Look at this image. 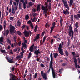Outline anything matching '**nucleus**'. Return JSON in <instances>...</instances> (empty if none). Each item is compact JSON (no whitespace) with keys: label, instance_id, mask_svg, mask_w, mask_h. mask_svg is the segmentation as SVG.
Returning a JSON list of instances; mask_svg holds the SVG:
<instances>
[{"label":"nucleus","instance_id":"obj_1","mask_svg":"<svg viewBox=\"0 0 80 80\" xmlns=\"http://www.w3.org/2000/svg\"><path fill=\"white\" fill-rule=\"evenodd\" d=\"M50 57H51V61L49 64V69L47 72L48 73L50 72L51 68L53 77L54 78H56L55 70H54L53 68V53L52 52L51 53Z\"/></svg>","mask_w":80,"mask_h":80},{"label":"nucleus","instance_id":"obj_2","mask_svg":"<svg viewBox=\"0 0 80 80\" xmlns=\"http://www.w3.org/2000/svg\"><path fill=\"white\" fill-rule=\"evenodd\" d=\"M45 7L42 5L41 9L43 11V13L44 14L46 17H47L48 14V3L46 2L45 3Z\"/></svg>","mask_w":80,"mask_h":80},{"label":"nucleus","instance_id":"obj_3","mask_svg":"<svg viewBox=\"0 0 80 80\" xmlns=\"http://www.w3.org/2000/svg\"><path fill=\"white\" fill-rule=\"evenodd\" d=\"M10 32L11 33V34H12V33H15V27L12 24H10Z\"/></svg>","mask_w":80,"mask_h":80},{"label":"nucleus","instance_id":"obj_4","mask_svg":"<svg viewBox=\"0 0 80 80\" xmlns=\"http://www.w3.org/2000/svg\"><path fill=\"white\" fill-rule=\"evenodd\" d=\"M6 60H8V62H9V63H15V62L13 60V58L9 59L8 58L7 56L6 57Z\"/></svg>","mask_w":80,"mask_h":80},{"label":"nucleus","instance_id":"obj_5","mask_svg":"<svg viewBox=\"0 0 80 80\" xmlns=\"http://www.w3.org/2000/svg\"><path fill=\"white\" fill-rule=\"evenodd\" d=\"M62 1L63 2V3L64 6L68 9L69 10L70 9L69 8V7H68V4H67V1L66 0H62Z\"/></svg>","mask_w":80,"mask_h":80},{"label":"nucleus","instance_id":"obj_6","mask_svg":"<svg viewBox=\"0 0 80 80\" xmlns=\"http://www.w3.org/2000/svg\"><path fill=\"white\" fill-rule=\"evenodd\" d=\"M41 74L42 77H43V78L45 80H47V74L46 73H43V71H41Z\"/></svg>","mask_w":80,"mask_h":80},{"label":"nucleus","instance_id":"obj_7","mask_svg":"<svg viewBox=\"0 0 80 80\" xmlns=\"http://www.w3.org/2000/svg\"><path fill=\"white\" fill-rule=\"evenodd\" d=\"M75 27L76 28L74 29V31L75 32H77L78 31V29H77V28H78V22H76L75 25Z\"/></svg>","mask_w":80,"mask_h":80},{"label":"nucleus","instance_id":"obj_8","mask_svg":"<svg viewBox=\"0 0 80 80\" xmlns=\"http://www.w3.org/2000/svg\"><path fill=\"white\" fill-rule=\"evenodd\" d=\"M24 2L25 0H20V2H21L22 3H23V7L24 9H25V8H26V4H25V2Z\"/></svg>","mask_w":80,"mask_h":80},{"label":"nucleus","instance_id":"obj_9","mask_svg":"<svg viewBox=\"0 0 80 80\" xmlns=\"http://www.w3.org/2000/svg\"><path fill=\"white\" fill-rule=\"evenodd\" d=\"M74 62L75 63V66L76 67V68H77V67H78L79 68H80V67L79 65H77V59L76 58H74Z\"/></svg>","mask_w":80,"mask_h":80},{"label":"nucleus","instance_id":"obj_10","mask_svg":"<svg viewBox=\"0 0 80 80\" xmlns=\"http://www.w3.org/2000/svg\"><path fill=\"white\" fill-rule=\"evenodd\" d=\"M9 76L10 77H11V76H12V79L10 78V79L9 80H17V79H16L15 78V75L13 74L10 73L9 74Z\"/></svg>","mask_w":80,"mask_h":80},{"label":"nucleus","instance_id":"obj_11","mask_svg":"<svg viewBox=\"0 0 80 80\" xmlns=\"http://www.w3.org/2000/svg\"><path fill=\"white\" fill-rule=\"evenodd\" d=\"M40 50L38 49V50H36L34 52V54L35 55H38V54H40Z\"/></svg>","mask_w":80,"mask_h":80},{"label":"nucleus","instance_id":"obj_12","mask_svg":"<svg viewBox=\"0 0 80 80\" xmlns=\"http://www.w3.org/2000/svg\"><path fill=\"white\" fill-rule=\"evenodd\" d=\"M63 45V42H62V44L60 45V54L62 55H63L64 54L63 53V50H62V46Z\"/></svg>","mask_w":80,"mask_h":80},{"label":"nucleus","instance_id":"obj_13","mask_svg":"<svg viewBox=\"0 0 80 80\" xmlns=\"http://www.w3.org/2000/svg\"><path fill=\"white\" fill-rule=\"evenodd\" d=\"M47 2H49L48 4V9L50 10H51V0H47Z\"/></svg>","mask_w":80,"mask_h":80},{"label":"nucleus","instance_id":"obj_14","mask_svg":"<svg viewBox=\"0 0 80 80\" xmlns=\"http://www.w3.org/2000/svg\"><path fill=\"white\" fill-rule=\"evenodd\" d=\"M3 42V37H1L0 38V44L3 45V44L2 43Z\"/></svg>","mask_w":80,"mask_h":80},{"label":"nucleus","instance_id":"obj_15","mask_svg":"<svg viewBox=\"0 0 80 80\" xmlns=\"http://www.w3.org/2000/svg\"><path fill=\"white\" fill-rule=\"evenodd\" d=\"M24 35L25 37H27L30 35V33H29V32L28 31H26L24 33Z\"/></svg>","mask_w":80,"mask_h":80},{"label":"nucleus","instance_id":"obj_16","mask_svg":"<svg viewBox=\"0 0 80 80\" xmlns=\"http://www.w3.org/2000/svg\"><path fill=\"white\" fill-rule=\"evenodd\" d=\"M40 34H38L37 36L36 37V38L35 39H34V41L35 42L37 40H38L40 38Z\"/></svg>","mask_w":80,"mask_h":80},{"label":"nucleus","instance_id":"obj_17","mask_svg":"<svg viewBox=\"0 0 80 80\" xmlns=\"http://www.w3.org/2000/svg\"><path fill=\"white\" fill-rule=\"evenodd\" d=\"M8 34H9V31L7 29L3 33V35H8Z\"/></svg>","mask_w":80,"mask_h":80},{"label":"nucleus","instance_id":"obj_18","mask_svg":"<svg viewBox=\"0 0 80 80\" xmlns=\"http://www.w3.org/2000/svg\"><path fill=\"white\" fill-rule=\"evenodd\" d=\"M17 25L18 27H20V25L22 24V23H21V22H20V19L18 20L17 22Z\"/></svg>","mask_w":80,"mask_h":80},{"label":"nucleus","instance_id":"obj_19","mask_svg":"<svg viewBox=\"0 0 80 80\" xmlns=\"http://www.w3.org/2000/svg\"><path fill=\"white\" fill-rule=\"evenodd\" d=\"M37 11H40V4H39L38 6H37Z\"/></svg>","mask_w":80,"mask_h":80},{"label":"nucleus","instance_id":"obj_20","mask_svg":"<svg viewBox=\"0 0 80 80\" xmlns=\"http://www.w3.org/2000/svg\"><path fill=\"white\" fill-rule=\"evenodd\" d=\"M69 35L71 36L72 35V26H69Z\"/></svg>","mask_w":80,"mask_h":80},{"label":"nucleus","instance_id":"obj_21","mask_svg":"<svg viewBox=\"0 0 80 80\" xmlns=\"http://www.w3.org/2000/svg\"><path fill=\"white\" fill-rule=\"evenodd\" d=\"M58 53H55V52L53 53V56L55 58H56L58 57Z\"/></svg>","mask_w":80,"mask_h":80},{"label":"nucleus","instance_id":"obj_22","mask_svg":"<svg viewBox=\"0 0 80 80\" xmlns=\"http://www.w3.org/2000/svg\"><path fill=\"white\" fill-rule=\"evenodd\" d=\"M63 13L65 15H67V13L69 14V12H68L67 9H66L65 11H64Z\"/></svg>","mask_w":80,"mask_h":80},{"label":"nucleus","instance_id":"obj_23","mask_svg":"<svg viewBox=\"0 0 80 80\" xmlns=\"http://www.w3.org/2000/svg\"><path fill=\"white\" fill-rule=\"evenodd\" d=\"M55 27H54V26H52L51 29V31L50 32V33H52V32H53V29H54V28H55Z\"/></svg>","mask_w":80,"mask_h":80},{"label":"nucleus","instance_id":"obj_24","mask_svg":"<svg viewBox=\"0 0 80 80\" xmlns=\"http://www.w3.org/2000/svg\"><path fill=\"white\" fill-rule=\"evenodd\" d=\"M12 13L13 14H15V7H13V6H12Z\"/></svg>","mask_w":80,"mask_h":80},{"label":"nucleus","instance_id":"obj_25","mask_svg":"<svg viewBox=\"0 0 80 80\" xmlns=\"http://www.w3.org/2000/svg\"><path fill=\"white\" fill-rule=\"evenodd\" d=\"M29 18V16H28V14H27L26 15V16L25 19L26 20H28Z\"/></svg>","mask_w":80,"mask_h":80},{"label":"nucleus","instance_id":"obj_26","mask_svg":"<svg viewBox=\"0 0 80 80\" xmlns=\"http://www.w3.org/2000/svg\"><path fill=\"white\" fill-rule=\"evenodd\" d=\"M1 52L3 53H5V54H7V52H5V50H3L2 49H1Z\"/></svg>","mask_w":80,"mask_h":80},{"label":"nucleus","instance_id":"obj_27","mask_svg":"<svg viewBox=\"0 0 80 80\" xmlns=\"http://www.w3.org/2000/svg\"><path fill=\"white\" fill-rule=\"evenodd\" d=\"M37 30H38V26H37V25H36L35 27V28L34 29V32H37Z\"/></svg>","mask_w":80,"mask_h":80},{"label":"nucleus","instance_id":"obj_28","mask_svg":"<svg viewBox=\"0 0 80 80\" xmlns=\"http://www.w3.org/2000/svg\"><path fill=\"white\" fill-rule=\"evenodd\" d=\"M22 47H24L25 48L27 47V44L25 43H22Z\"/></svg>","mask_w":80,"mask_h":80},{"label":"nucleus","instance_id":"obj_29","mask_svg":"<svg viewBox=\"0 0 80 80\" xmlns=\"http://www.w3.org/2000/svg\"><path fill=\"white\" fill-rule=\"evenodd\" d=\"M28 3L29 5H30L31 6H32V5H35V4L34 3H32V2H29Z\"/></svg>","mask_w":80,"mask_h":80},{"label":"nucleus","instance_id":"obj_30","mask_svg":"<svg viewBox=\"0 0 80 80\" xmlns=\"http://www.w3.org/2000/svg\"><path fill=\"white\" fill-rule=\"evenodd\" d=\"M74 18H75L76 20H78V16L76 15H75L74 16Z\"/></svg>","mask_w":80,"mask_h":80},{"label":"nucleus","instance_id":"obj_31","mask_svg":"<svg viewBox=\"0 0 80 80\" xmlns=\"http://www.w3.org/2000/svg\"><path fill=\"white\" fill-rule=\"evenodd\" d=\"M46 36H44V38H43V41H42L43 43H44V42L46 40Z\"/></svg>","mask_w":80,"mask_h":80},{"label":"nucleus","instance_id":"obj_32","mask_svg":"<svg viewBox=\"0 0 80 80\" xmlns=\"http://www.w3.org/2000/svg\"><path fill=\"white\" fill-rule=\"evenodd\" d=\"M31 55H32V53L31 52H30L29 54V55H28V58H30L31 57Z\"/></svg>","mask_w":80,"mask_h":80},{"label":"nucleus","instance_id":"obj_33","mask_svg":"<svg viewBox=\"0 0 80 80\" xmlns=\"http://www.w3.org/2000/svg\"><path fill=\"white\" fill-rule=\"evenodd\" d=\"M25 27H26V25L25 24L23 25L21 27V28H22V30H23L25 28Z\"/></svg>","mask_w":80,"mask_h":80},{"label":"nucleus","instance_id":"obj_34","mask_svg":"<svg viewBox=\"0 0 80 80\" xmlns=\"http://www.w3.org/2000/svg\"><path fill=\"white\" fill-rule=\"evenodd\" d=\"M73 0H70V5H72L73 4Z\"/></svg>","mask_w":80,"mask_h":80},{"label":"nucleus","instance_id":"obj_35","mask_svg":"<svg viewBox=\"0 0 80 80\" xmlns=\"http://www.w3.org/2000/svg\"><path fill=\"white\" fill-rule=\"evenodd\" d=\"M34 45H35V44H33L31 46L30 48L33 49V47H34Z\"/></svg>","mask_w":80,"mask_h":80},{"label":"nucleus","instance_id":"obj_36","mask_svg":"<svg viewBox=\"0 0 80 80\" xmlns=\"http://www.w3.org/2000/svg\"><path fill=\"white\" fill-rule=\"evenodd\" d=\"M32 12H34V13H35L36 12V9H35V8H33L32 10Z\"/></svg>","mask_w":80,"mask_h":80},{"label":"nucleus","instance_id":"obj_37","mask_svg":"<svg viewBox=\"0 0 80 80\" xmlns=\"http://www.w3.org/2000/svg\"><path fill=\"white\" fill-rule=\"evenodd\" d=\"M73 15H72L71 16V21L72 22H73Z\"/></svg>","mask_w":80,"mask_h":80},{"label":"nucleus","instance_id":"obj_38","mask_svg":"<svg viewBox=\"0 0 80 80\" xmlns=\"http://www.w3.org/2000/svg\"><path fill=\"white\" fill-rule=\"evenodd\" d=\"M56 25V23H55V22H54L52 24V27H55V25Z\"/></svg>","mask_w":80,"mask_h":80},{"label":"nucleus","instance_id":"obj_39","mask_svg":"<svg viewBox=\"0 0 80 80\" xmlns=\"http://www.w3.org/2000/svg\"><path fill=\"white\" fill-rule=\"evenodd\" d=\"M58 50L59 53L60 54V44L59 45Z\"/></svg>","mask_w":80,"mask_h":80},{"label":"nucleus","instance_id":"obj_40","mask_svg":"<svg viewBox=\"0 0 80 80\" xmlns=\"http://www.w3.org/2000/svg\"><path fill=\"white\" fill-rule=\"evenodd\" d=\"M20 56H18L16 57V60H18V59H19V58H20Z\"/></svg>","mask_w":80,"mask_h":80},{"label":"nucleus","instance_id":"obj_41","mask_svg":"<svg viewBox=\"0 0 80 80\" xmlns=\"http://www.w3.org/2000/svg\"><path fill=\"white\" fill-rule=\"evenodd\" d=\"M17 33L18 34V35H21V32L20 31H17Z\"/></svg>","mask_w":80,"mask_h":80},{"label":"nucleus","instance_id":"obj_42","mask_svg":"<svg viewBox=\"0 0 80 80\" xmlns=\"http://www.w3.org/2000/svg\"><path fill=\"white\" fill-rule=\"evenodd\" d=\"M68 46H70V39H69L68 40Z\"/></svg>","mask_w":80,"mask_h":80},{"label":"nucleus","instance_id":"obj_43","mask_svg":"<svg viewBox=\"0 0 80 80\" xmlns=\"http://www.w3.org/2000/svg\"><path fill=\"white\" fill-rule=\"evenodd\" d=\"M36 19V17H34L33 19L32 20V22H35V21Z\"/></svg>","mask_w":80,"mask_h":80},{"label":"nucleus","instance_id":"obj_44","mask_svg":"<svg viewBox=\"0 0 80 80\" xmlns=\"http://www.w3.org/2000/svg\"><path fill=\"white\" fill-rule=\"evenodd\" d=\"M31 23H32V21L30 20H29L27 23V24H28H28H31Z\"/></svg>","mask_w":80,"mask_h":80},{"label":"nucleus","instance_id":"obj_45","mask_svg":"<svg viewBox=\"0 0 80 80\" xmlns=\"http://www.w3.org/2000/svg\"><path fill=\"white\" fill-rule=\"evenodd\" d=\"M46 60L48 62L50 61V57H48L46 59Z\"/></svg>","mask_w":80,"mask_h":80},{"label":"nucleus","instance_id":"obj_46","mask_svg":"<svg viewBox=\"0 0 80 80\" xmlns=\"http://www.w3.org/2000/svg\"><path fill=\"white\" fill-rule=\"evenodd\" d=\"M30 26L31 27V29H33V25L32 23H31V24H30Z\"/></svg>","mask_w":80,"mask_h":80},{"label":"nucleus","instance_id":"obj_47","mask_svg":"<svg viewBox=\"0 0 80 80\" xmlns=\"http://www.w3.org/2000/svg\"><path fill=\"white\" fill-rule=\"evenodd\" d=\"M11 70L12 71H14L15 70V68L14 67H12L11 68Z\"/></svg>","mask_w":80,"mask_h":80},{"label":"nucleus","instance_id":"obj_48","mask_svg":"<svg viewBox=\"0 0 80 80\" xmlns=\"http://www.w3.org/2000/svg\"><path fill=\"white\" fill-rule=\"evenodd\" d=\"M16 38H17V37H16V36H14L13 39H14V41H15V42H16Z\"/></svg>","mask_w":80,"mask_h":80},{"label":"nucleus","instance_id":"obj_49","mask_svg":"<svg viewBox=\"0 0 80 80\" xmlns=\"http://www.w3.org/2000/svg\"><path fill=\"white\" fill-rule=\"evenodd\" d=\"M23 53H24V51H22L20 53V54L21 56H23Z\"/></svg>","mask_w":80,"mask_h":80},{"label":"nucleus","instance_id":"obj_50","mask_svg":"<svg viewBox=\"0 0 80 80\" xmlns=\"http://www.w3.org/2000/svg\"><path fill=\"white\" fill-rule=\"evenodd\" d=\"M18 49V48H16L14 50V52H16L17 51V50Z\"/></svg>","mask_w":80,"mask_h":80},{"label":"nucleus","instance_id":"obj_51","mask_svg":"<svg viewBox=\"0 0 80 80\" xmlns=\"http://www.w3.org/2000/svg\"><path fill=\"white\" fill-rule=\"evenodd\" d=\"M37 13H33L32 14V15L33 16V17H35L37 16Z\"/></svg>","mask_w":80,"mask_h":80},{"label":"nucleus","instance_id":"obj_52","mask_svg":"<svg viewBox=\"0 0 80 80\" xmlns=\"http://www.w3.org/2000/svg\"><path fill=\"white\" fill-rule=\"evenodd\" d=\"M65 54L67 56H68V51H65Z\"/></svg>","mask_w":80,"mask_h":80},{"label":"nucleus","instance_id":"obj_53","mask_svg":"<svg viewBox=\"0 0 80 80\" xmlns=\"http://www.w3.org/2000/svg\"><path fill=\"white\" fill-rule=\"evenodd\" d=\"M14 45L15 47H17V45H18V43H17V42H15L14 43Z\"/></svg>","mask_w":80,"mask_h":80},{"label":"nucleus","instance_id":"obj_54","mask_svg":"<svg viewBox=\"0 0 80 80\" xmlns=\"http://www.w3.org/2000/svg\"><path fill=\"white\" fill-rule=\"evenodd\" d=\"M24 3L26 5L28 4V1H27V0H25Z\"/></svg>","mask_w":80,"mask_h":80},{"label":"nucleus","instance_id":"obj_55","mask_svg":"<svg viewBox=\"0 0 80 80\" xmlns=\"http://www.w3.org/2000/svg\"><path fill=\"white\" fill-rule=\"evenodd\" d=\"M9 5H12V0H10Z\"/></svg>","mask_w":80,"mask_h":80},{"label":"nucleus","instance_id":"obj_56","mask_svg":"<svg viewBox=\"0 0 80 80\" xmlns=\"http://www.w3.org/2000/svg\"><path fill=\"white\" fill-rule=\"evenodd\" d=\"M40 65L42 67H45L44 65H43V64L42 63H41Z\"/></svg>","mask_w":80,"mask_h":80},{"label":"nucleus","instance_id":"obj_57","mask_svg":"<svg viewBox=\"0 0 80 80\" xmlns=\"http://www.w3.org/2000/svg\"><path fill=\"white\" fill-rule=\"evenodd\" d=\"M22 43V42L21 41H20L19 42H18V44L19 46H20V45H21Z\"/></svg>","mask_w":80,"mask_h":80},{"label":"nucleus","instance_id":"obj_58","mask_svg":"<svg viewBox=\"0 0 80 80\" xmlns=\"http://www.w3.org/2000/svg\"><path fill=\"white\" fill-rule=\"evenodd\" d=\"M7 40L8 42L9 43L11 42V41L9 39H7Z\"/></svg>","mask_w":80,"mask_h":80},{"label":"nucleus","instance_id":"obj_59","mask_svg":"<svg viewBox=\"0 0 80 80\" xmlns=\"http://www.w3.org/2000/svg\"><path fill=\"white\" fill-rule=\"evenodd\" d=\"M2 30V25H0V31H1Z\"/></svg>","mask_w":80,"mask_h":80},{"label":"nucleus","instance_id":"obj_60","mask_svg":"<svg viewBox=\"0 0 80 80\" xmlns=\"http://www.w3.org/2000/svg\"><path fill=\"white\" fill-rule=\"evenodd\" d=\"M37 74L35 73L34 75V78H37Z\"/></svg>","mask_w":80,"mask_h":80},{"label":"nucleus","instance_id":"obj_61","mask_svg":"<svg viewBox=\"0 0 80 80\" xmlns=\"http://www.w3.org/2000/svg\"><path fill=\"white\" fill-rule=\"evenodd\" d=\"M16 3H17V5H18L19 3V0L15 1Z\"/></svg>","mask_w":80,"mask_h":80},{"label":"nucleus","instance_id":"obj_62","mask_svg":"<svg viewBox=\"0 0 80 80\" xmlns=\"http://www.w3.org/2000/svg\"><path fill=\"white\" fill-rule=\"evenodd\" d=\"M45 32H43L42 34V36H43V35H45Z\"/></svg>","mask_w":80,"mask_h":80},{"label":"nucleus","instance_id":"obj_63","mask_svg":"<svg viewBox=\"0 0 80 80\" xmlns=\"http://www.w3.org/2000/svg\"><path fill=\"white\" fill-rule=\"evenodd\" d=\"M29 50L30 52H32L33 50V49H31V48H30V49H29Z\"/></svg>","mask_w":80,"mask_h":80},{"label":"nucleus","instance_id":"obj_64","mask_svg":"<svg viewBox=\"0 0 80 80\" xmlns=\"http://www.w3.org/2000/svg\"><path fill=\"white\" fill-rule=\"evenodd\" d=\"M48 23H47L45 25V27H46V28H47L48 27Z\"/></svg>","mask_w":80,"mask_h":80}]
</instances>
